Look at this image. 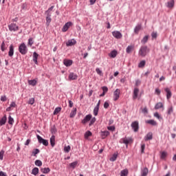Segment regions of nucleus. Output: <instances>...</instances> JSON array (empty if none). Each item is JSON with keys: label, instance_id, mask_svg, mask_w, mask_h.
<instances>
[{"label": "nucleus", "instance_id": "18", "mask_svg": "<svg viewBox=\"0 0 176 176\" xmlns=\"http://www.w3.org/2000/svg\"><path fill=\"white\" fill-rule=\"evenodd\" d=\"M153 134L152 133V132H149L144 137V141H149L151 140H153Z\"/></svg>", "mask_w": 176, "mask_h": 176}, {"label": "nucleus", "instance_id": "21", "mask_svg": "<svg viewBox=\"0 0 176 176\" xmlns=\"http://www.w3.org/2000/svg\"><path fill=\"white\" fill-rule=\"evenodd\" d=\"M118 56V51L116 50L111 51L109 54V57H111V58H115Z\"/></svg>", "mask_w": 176, "mask_h": 176}, {"label": "nucleus", "instance_id": "15", "mask_svg": "<svg viewBox=\"0 0 176 176\" xmlns=\"http://www.w3.org/2000/svg\"><path fill=\"white\" fill-rule=\"evenodd\" d=\"M50 142L51 144V146L54 148V146L56 145V136L54 135H52L50 138Z\"/></svg>", "mask_w": 176, "mask_h": 176}, {"label": "nucleus", "instance_id": "17", "mask_svg": "<svg viewBox=\"0 0 176 176\" xmlns=\"http://www.w3.org/2000/svg\"><path fill=\"white\" fill-rule=\"evenodd\" d=\"M164 91L166 93V98L167 100H170L171 98V96H173V94L171 93V90L169 89V88H165Z\"/></svg>", "mask_w": 176, "mask_h": 176}, {"label": "nucleus", "instance_id": "35", "mask_svg": "<svg viewBox=\"0 0 176 176\" xmlns=\"http://www.w3.org/2000/svg\"><path fill=\"white\" fill-rule=\"evenodd\" d=\"M148 168H144L142 170V176L148 175Z\"/></svg>", "mask_w": 176, "mask_h": 176}, {"label": "nucleus", "instance_id": "25", "mask_svg": "<svg viewBox=\"0 0 176 176\" xmlns=\"http://www.w3.org/2000/svg\"><path fill=\"white\" fill-rule=\"evenodd\" d=\"M50 131H51V133L52 134V135H54V134H56L57 133V128H56V125H52L51 126Z\"/></svg>", "mask_w": 176, "mask_h": 176}, {"label": "nucleus", "instance_id": "2", "mask_svg": "<svg viewBox=\"0 0 176 176\" xmlns=\"http://www.w3.org/2000/svg\"><path fill=\"white\" fill-rule=\"evenodd\" d=\"M19 52L23 56L25 55L26 53H28V48L27 47V45H25V43H22L20 44L19 46Z\"/></svg>", "mask_w": 176, "mask_h": 176}, {"label": "nucleus", "instance_id": "30", "mask_svg": "<svg viewBox=\"0 0 176 176\" xmlns=\"http://www.w3.org/2000/svg\"><path fill=\"white\" fill-rule=\"evenodd\" d=\"M91 135H93V133H91V131H87L85 132L84 137L85 140H87V138H89V137H91Z\"/></svg>", "mask_w": 176, "mask_h": 176}, {"label": "nucleus", "instance_id": "11", "mask_svg": "<svg viewBox=\"0 0 176 176\" xmlns=\"http://www.w3.org/2000/svg\"><path fill=\"white\" fill-rule=\"evenodd\" d=\"M133 129L135 133L138 132V130H140V125L138 124V122L135 121L133 122Z\"/></svg>", "mask_w": 176, "mask_h": 176}, {"label": "nucleus", "instance_id": "42", "mask_svg": "<svg viewBox=\"0 0 176 176\" xmlns=\"http://www.w3.org/2000/svg\"><path fill=\"white\" fill-rule=\"evenodd\" d=\"M146 123H148V124H151V126H156V124H157L156 121L153 120H149L146 122Z\"/></svg>", "mask_w": 176, "mask_h": 176}, {"label": "nucleus", "instance_id": "47", "mask_svg": "<svg viewBox=\"0 0 176 176\" xmlns=\"http://www.w3.org/2000/svg\"><path fill=\"white\" fill-rule=\"evenodd\" d=\"M54 9V6H52L47 11H45V14H50V12Z\"/></svg>", "mask_w": 176, "mask_h": 176}, {"label": "nucleus", "instance_id": "14", "mask_svg": "<svg viewBox=\"0 0 176 176\" xmlns=\"http://www.w3.org/2000/svg\"><path fill=\"white\" fill-rule=\"evenodd\" d=\"M174 5H175V1H174V0H170L166 3V8L173 9L174 8Z\"/></svg>", "mask_w": 176, "mask_h": 176}, {"label": "nucleus", "instance_id": "54", "mask_svg": "<svg viewBox=\"0 0 176 176\" xmlns=\"http://www.w3.org/2000/svg\"><path fill=\"white\" fill-rule=\"evenodd\" d=\"M3 155H5V151H3V150H1L0 151V160H3Z\"/></svg>", "mask_w": 176, "mask_h": 176}, {"label": "nucleus", "instance_id": "23", "mask_svg": "<svg viewBox=\"0 0 176 176\" xmlns=\"http://www.w3.org/2000/svg\"><path fill=\"white\" fill-rule=\"evenodd\" d=\"M41 171L43 174H49L50 173V168H41Z\"/></svg>", "mask_w": 176, "mask_h": 176}, {"label": "nucleus", "instance_id": "60", "mask_svg": "<svg viewBox=\"0 0 176 176\" xmlns=\"http://www.w3.org/2000/svg\"><path fill=\"white\" fill-rule=\"evenodd\" d=\"M107 130H109L110 131H115V126H108Z\"/></svg>", "mask_w": 176, "mask_h": 176}, {"label": "nucleus", "instance_id": "51", "mask_svg": "<svg viewBox=\"0 0 176 176\" xmlns=\"http://www.w3.org/2000/svg\"><path fill=\"white\" fill-rule=\"evenodd\" d=\"M167 156V153L166 151H163L161 153V159H166Z\"/></svg>", "mask_w": 176, "mask_h": 176}, {"label": "nucleus", "instance_id": "39", "mask_svg": "<svg viewBox=\"0 0 176 176\" xmlns=\"http://www.w3.org/2000/svg\"><path fill=\"white\" fill-rule=\"evenodd\" d=\"M28 83L29 85H30V86H36V80H30L28 81Z\"/></svg>", "mask_w": 176, "mask_h": 176}, {"label": "nucleus", "instance_id": "37", "mask_svg": "<svg viewBox=\"0 0 176 176\" xmlns=\"http://www.w3.org/2000/svg\"><path fill=\"white\" fill-rule=\"evenodd\" d=\"M145 64H146V61L145 60H142L138 64V67L139 68H144L145 67Z\"/></svg>", "mask_w": 176, "mask_h": 176}, {"label": "nucleus", "instance_id": "31", "mask_svg": "<svg viewBox=\"0 0 176 176\" xmlns=\"http://www.w3.org/2000/svg\"><path fill=\"white\" fill-rule=\"evenodd\" d=\"M76 115V108H74L73 110H72L69 118H75V116Z\"/></svg>", "mask_w": 176, "mask_h": 176}, {"label": "nucleus", "instance_id": "34", "mask_svg": "<svg viewBox=\"0 0 176 176\" xmlns=\"http://www.w3.org/2000/svg\"><path fill=\"white\" fill-rule=\"evenodd\" d=\"M129 174V170L124 169L120 172V176H127Z\"/></svg>", "mask_w": 176, "mask_h": 176}, {"label": "nucleus", "instance_id": "1", "mask_svg": "<svg viewBox=\"0 0 176 176\" xmlns=\"http://www.w3.org/2000/svg\"><path fill=\"white\" fill-rule=\"evenodd\" d=\"M148 53H149V48H148L146 45H143L140 47L139 50V56L145 57Z\"/></svg>", "mask_w": 176, "mask_h": 176}, {"label": "nucleus", "instance_id": "46", "mask_svg": "<svg viewBox=\"0 0 176 176\" xmlns=\"http://www.w3.org/2000/svg\"><path fill=\"white\" fill-rule=\"evenodd\" d=\"M14 122V120L13 119V118H12L11 116H9V117H8V123L10 124H13Z\"/></svg>", "mask_w": 176, "mask_h": 176}, {"label": "nucleus", "instance_id": "48", "mask_svg": "<svg viewBox=\"0 0 176 176\" xmlns=\"http://www.w3.org/2000/svg\"><path fill=\"white\" fill-rule=\"evenodd\" d=\"M64 151L66 152V153H69V151H71V146L68 145L67 146H65Z\"/></svg>", "mask_w": 176, "mask_h": 176}, {"label": "nucleus", "instance_id": "64", "mask_svg": "<svg viewBox=\"0 0 176 176\" xmlns=\"http://www.w3.org/2000/svg\"><path fill=\"white\" fill-rule=\"evenodd\" d=\"M0 176H8L6 175V173H4L3 171H0Z\"/></svg>", "mask_w": 176, "mask_h": 176}, {"label": "nucleus", "instance_id": "59", "mask_svg": "<svg viewBox=\"0 0 176 176\" xmlns=\"http://www.w3.org/2000/svg\"><path fill=\"white\" fill-rule=\"evenodd\" d=\"M144 151H145V144H141V153H144Z\"/></svg>", "mask_w": 176, "mask_h": 176}, {"label": "nucleus", "instance_id": "26", "mask_svg": "<svg viewBox=\"0 0 176 176\" xmlns=\"http://www.w3.org/2000/svg\"><path fill=\"white\" fill-rule=\"evenodd\" d=\"M7 120L8 118H6V115H5L0 120V126H3V124H6Z\"/></svg>", "mask_w": 176, "mask_h": 176}, {"label": "nucleus", "instance_id": "40", "mask_svg": "<svg viewBox=\"0 0 176 176\" xmlns=\"http://www.w3.org/2000/svg\"><path fill=\"white\" fill-rule=\"evenodd\" d=\"M118 159V154L114 153L112 157H110V162H115Z\"/></svg>", "mask_w": 176, "mask_h": 176}, {"label": "nucleus", "instance_id": "61", "mask_svg": "<svg viewBox=\"0 0 176 176\" xmlns=\"http://www.w3.org/2000/svg\"><path fill=\"white\" fill-rule=\"evenodd\" d=\"M142 113H144V114L148 113V108L144 107V108L142 109Z\"/></svg>", "mask_w": 176, "mask_h": 176}, {"label": "nucleus", "instance_id": "50", "mask_svg": "<svg viewBox=\"0 0 176 176\" xmlns=\"http://www.w3.org/2000/svg\"><path fill=\"white\" fill-rule=\"evenodd\" d=\"M131 49H133V45H129L126 50V53H131Z\"/></svg>", "mask_w": 176, "mask_h": 176}, {"label": "nucleus", "instance_id": "9", "mask_svg": "<svg viewBox=\"0 0 176 176\" xmlns=\"http://www.w3.org/2000/svg\"><path fill=\"white\" fill-rule=\"evenodd\" d=\"M72 25V22H67L62 28L63 32H67V31H68V29L71 27Z\"/></svg>", "mask_w": 176, "mask_h": 176}, {"label": "nucleus", "instance_id": "22", "mask_svg": "<svg viewBox=\"0 0 176 176\" xmlns=\"http://www.w3.org/2000/svg\"><path fill=\"white\" fill-rule=\"evenodd\" d=\"M138 93H140V89L138 88H135L133 91V100L138 98Z\"/></svg>", "mask_w": 176, "mask_h": 176}, {"label": "nucleus", "instance_id": "4", "mask_svg": "<svg viewBox=\"0 0 176 176\" xmlns=\"http://www.w3.org/2000/svg\"><path fill=\"white\" fill-rule=\"evenodd\" d=\"M37 140L39 144H43L45 146H47L49 145V141L47 140L43 139V138L41 137V135H37Z\"/></svg>", "mask_w": 176, "mask_h": 176}, {"label": "nucleus", "instance_id": "55", "mask_svg": "<svg viewBox=\"0 0 176 176\" xmlns=\"http://www.w3.org/2000/svg\"><path fill=\"white\" fill-rule=\"evenodd\" d=\"M154 116H155V118H157V119H158L159 120H160V119H162V116H160V115L157 112L154 113Z\"/></svg>", "mask_w": 176, "mask_h": 176}, {"label": "nucleus", "instance_id": "43", "mask_svg": "<svg viewBox=\"0 0 176 176\" xmlns=\"http://www.w3.org/2000/svg\"><path fill=\"white\" fill-rule=\"evenodd\" d=\"M34 103H35V98H30L28 102V104H29L30 105H34Z\"/></svg>", "mask_w": 176, "mask_h": 176}, {"label": "nucleus", "instance_id": "33", "mask_svg": "<svg viewBox=\"0 0 176 176\" xmlns=\"http://www.w3.org/2000/svg\"><path fill=\"white\" fill-rule=\"evenodd\" d=\"M142 28V26H141V25H138L135 29H134V32L135 34H138V32H140V31H141V28Z\"/></svg>", "mask_w": 176, "mask_h": 176}, {"label": "nucleus", "instance_id": "20", "mask_svg": "<svg viewBox=\"0 0 176 176\" xmlns=\"http://www.w3.org/2000/svg\"><path fill=\"white\" fill-rule=\"evenodd\" d=\"M76 44V41L75 39L69 40L66 43V46H74V45Z\"/></svg>", "mask_w": 176, "mask_h": 176}, {"label": "nucleus", "instance_id": "3", "mask_svg": "<svg viewBox=\"0 0 176 176\" xmlns=\"http://www.w3.org/2000/svg\"><path fill=\"white\" fill-rule=\"evenodd\" d=\"M131 142H133V138L125 137L120 140V144H124L126 145V148H127V146H129V144H131Z\"/></svg>", "mask_w": 176, "mask_h": 176}, {"label": "nucleus", "instance_id": "57", "mask_svg": "<svg viewBox=\"0 0 176 176\" xmlns=\"http://www.w3.org/2000/svg\"><path fill=\"white\" fill-rule=\"evenodd\" d=\"M102 90L103 93H106V94L108 93V87H105V86L102 87Z\"/></svg>", "mask_w": 176, "mask_h": 176}, {"label": "nucleus", "instance_id": "32", "mask_svg": "<svg viewBox=\"0 0 176 176\" xmlns=\"http://www.w3.org/2000/svg\"><path fill=\"white\" fill-rule=\"evenodd\" d=\"M77 166H78V161H75L69 164L70 168H73V169L76 168Z\"/></svg>", "mask_w": 176, "mask_h": 176}, {"label": "nucleus", "instance_id": "41", "mask_svg": "<svg viewBox=\"0 0 176 176\" xmlns=\"http://www.w3.org/2000/svg\"><path fill=\"white\" fill-rule=\"evenodd\" d=\"M39 152H41L39 148H34L32 153V156H36V155H38V153H39Z\"/></svg>", "mask_w": 176, "mask_h": 176}, {"label": "nucleus", "instance_id": "10", "mask_svg": "<svg viewBox=\"0 0 176 176\" xmlns=\"http://www.w3.org/2000/svg\"><path fill=\"white\" fill-rule=\"evenodd\" d=\"M112 35L113 36H114V38H116V39H120L122 38V33H120V32L119 31H114L112 32Z\"/></svg>", "mask_w": 176, "mask_h": 176}, {"label": "nucleus", "instance_id": "49", "mask_svg": "<svg viewBox=\"0 0 176 176\" xmlns=\"http://www.w3.org/2000/svg\"><path fill=\"white\" fill-rule=\"evenodd\" d=\"M35 165L38 166V167H41L42 166V161L37 160L35 161Z\"/></svg>", "mask_w": 176, "mask_h": 176}, {"label": "nucleus", "instance_id": "6", "mask_svg": "<svg viewBox=\"0 0 176 176\" xmlns=\"http://www.w3.org/2000/svg\"><path fill=\"white\" fill-rule=\"evenodd\" d=\"M120 97V89H117L113 92V101H118Z\"/></svg>", "mask_w": 176, "mask_h": 176}, {"label": "nucleus", "instance_id": "29", "mask_svg": "<svg viewBox=\"0 0 176 176\" xmlns=\"http://www.w3.org/2000/svg\"><path fill=\"white\" fill-rule=\"evenodd\" d=\"M32 174H33V175H38V174H39V168L37 167L34 168L32 170Z\"/></svg>", "mask_w": 176, "mask_h": 176}, {"label": "nucleus", "instance_id": "62", "mask_svg": "<svg viewBox=\"0 0 176 176\" xmlns=\"http://www.w3.org/2000/svg\"><path fill=\"white\" fill-rule=\"evenodd\" d=\"M96 71L98 75H101V74H102V71H101L100 68H96Z\"/></svg>", "mask_w": 176, "mask_h": 176}, {"label": "nucleus", "instance_id": "13", "mask_svg": "<svg viewBox=\"0 0 176 176\" xmlns=\"http://www.w3.org/2000/svg\"><path fill=\"white\" fill-rule=\"evenodd\" d=\"M110 133L108 131H104L100 132V137H102V140H105L108 135H109Z\"/></svg>", "mask_w": 176, "mask_h": 176}, {"label": "nucleus", "instance_id": "53", "mask_svg": "<svg viewBox=\"0 0 176 176\" xmlns=\"http://www.w3.org/2000/svg\"><path fill=\"white\" fill-rule=\"evenodd\" d=\"M103 107L104 109H108V108H109V102H108V101L104 102Z\"/></svg>", "mask_w": 176, "mask_h": 176}, {"label": "nucleus", "instance_id": "44", "mask_svg": "<svg viewBox=\"0 0 176 176\" xmlns=\"http://www.w3.org/2000/svg\"><path fill=\"white\" fill-rule=\"evenodd\" d=\"M96 117L91 118L89 126H93V124H94V123H96Z\"/></svg>", "mask_w": 176, "mask_h": 176}, {"label": "nucleus", "instance_id": "36", "mask_svg": "<svg viewBox=\"0 0 176 176\" xmlns=\"http://www.w3.org/2000/svg\"><path fill=\"white\" fill-rule=\"evenodd\" d=\"M148 39H149V36L148 35H146L145 36L141 41V43L143 44V45H145V43H146V42H148Z\"/></svg>", "mask_w": 176, "mask_h": 176}, {"label": "nucleus", "instance_id": "52", "mask_svg": "<svg viewBox=\"0 0 176 176\" xmlns=\"http://www.w3.org/2000/svg\"><path fill=\"white\" fill-rule=\"evenodd\" d=\"M28 45H29V46H32V45H34V40L32 39V38H30L28 39Z\"/></svg>", "mask_w": 176, "mask_h": 176}, {"label": "nucleus", "instance_id": "19", "mask_svg": "<svg viewBox=\"0 0 176 176\" xmlns=\"http://www.w3.org/2000/svg\"><path fill=\"white\" fill-rule=\"evenodd\" d=\"M38 57H39V54L36 52H34L33 53V61L36 65H38Z\"/></svg>", "mask_w": 176, "mask_h": 176}, {"label": "nucleus", "instance_id": "8", "mask_svg": "<svg viewBox=\"0 0 176 176\" xmlns=\"http://www.w3.org/2000/svg\"><path fill=\"white\" fill-rule=\"evenodd\" d=\"M14 55V46H13V44H11L9 47V52H8V56L9 57H13Z\"/></svg>", "mask_w": 176, "mask_h": 176}, {"label": "nucleus", "instance_id": "38", "mask_svg": "<svg viewBox=\"0 0 176 176\" xmlns=\"http://www.w3.org/2000/svg\"><path fill=\"white\" fill-rule=\"evenodd\" d=\"M60 112H61V107H56L55 108L53 114L58 115V113H60Z\"/></svg>", "mask_w": 176, "mask_h": 176}, {"label": "nucleus", "instance_id": "12", "mask_svg": "<svg viewBox=\"0 0 176 176\" xmlns=\"http://www.w3.org/2000/svg\"><path fill=\"white\" fill-rule=\"evenodd\" d=\"M74 61L72 60H69V59H65L63 60V64L64 65H65V67H71V65H72Z\"/></svg>", "mask_w": 176, "mask_h": 176}, {"label": "nucleus", "instance_id": "56", "mask_svg": "<svg viewBox=\"0 0 176 176\" xmlns=\"http://www.w3.org/2000/svg\"><path fill=\"white\" fill-rule=\"evenodd\" d=\"M151 36H152L153 39H156V38H157V32H153L151 34Z\"/></svg>", "mask_w": 176, "mask_h": 176}, {"label": "nucleus", "instance_id": "24", "mask_svg": "<svg viewBox=\"0 0 176 176\" xmlns=\"http://www.w3.org/2000/svg\"><path fill=\"white\" fill-rule=\"evenodd\" d=\"M8 49V44L5 43V41H3L1 45V52H5Z\"/></svg>", "mask_w": 176, "mask_h": 176}, {"label": "nucleus", "instance_id": "58", "mask_svg": "<svg viewBox=\"0 0 176 176\" xmlns=\"http://www.w3.org/2000/svg\"><path fill=\"white\" fill-rule=\"evenodd\" d=\"M173 107H170L168 109V115H171L173 112Z\"/></svg>", "mask_w": 176, "mask_h": 176}, {"label": "nucleus", "instance_id": "5", "mask_svg": "<svg viewBox=\"0 0 176 176\" xmlns=\"http://www.w3.org/2000/svg\"><path fill=\"white\" fill-rule=\"evenodd\" d=\"M8 30L16 32V31H19V26L16 23H11L8 25Z\"/></svg>", "mask_w": 176, "mask_h": 176}, {"label": "nucleus", "instance_id": "7", "mask_svg": "<svg viewBox=\"0 0 176 176\" xmlns=\"http://www.w3.org/2000/svg\"><path fill=\"white\" fill-rule=\"evenodd\" d=\"M91 118H92V116L91 114H88L87 115L84 119L81 121V123L82 124H86V123H87L88 122H90V120H91Z\"/></svg>", "mask_w": 176, "mask_h": 176}, {"label": "nucleus", "instance_id": "28", "mask_svg": "<svg viewBox=\"0 0 176 176\" xmlns=\"http://www.w3.org/2000/svg\"><path fill=\"white\" fill-rule=\"evenodd\" d=\"M164 105L162 102H157L155 106V109H160V108H164Z\"/></svg>", "mask_w": 176, "mask_h": 176}, {"label": "nucleus", "instance_id": "27", "mask_svg": "<svg viewBox=\"0 0 176 176\" xmlns=\"http://www.w3.org/2000/svg\"><path fill=\"white\" fill-rule=\"evenodd\" d=\"M47 16H46V21H47V25H49V24H50V23L52 22V14H46Z\"/></svg>", "mask_w": 176, "mask_h": 176}, {"label": "nucleus", "instance_id": "45", "mask_svg": "<svg viewBox=\"0 0 176 176\" xmlns=\"http://www.w3.org/2000/svg\"><path fill=\"white\" fill-rule=\"evenodd\" d=\"M98 111H100V109L98 107H94V116H97V115H98Z\"/></svg>", "mask_w": 176, "mask_h": 176}, {"label": "nucleus", "instance_id": "16", "mask_svg": "<svg viewBox=\"0 0 176 176\" xmlns=\"http://www.w3.org/2000/svg\"><path fill=\"white\" fill-rule=\"evenodd\" d=\"M69 80H76V79H78V75L74 72H72L69 74Z\"/></svg>", "mask_w": 176, "mask_h": 176}, {"label": "nucleus", "instance_id": "63", "mask_svg": "<svg viewBox=\"0 0 176 176\" xmlns=\"http://www.w3.org/2000/svg\"><path fill=\"white\" fill-rule=\"evenodd\" d=\"M140 85H141V80H135V86H140Z\"/></svg>", "mask_w": 176, "mask_h": 176}]
</instances>
